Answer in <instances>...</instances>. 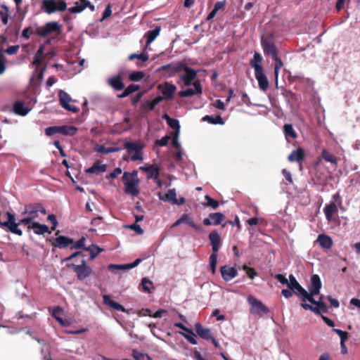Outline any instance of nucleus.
Returning <instances> with one entry per match:
<instances>
[{"mask_svg": "<svg viewBox=\"0 0 360 360\" xmlns=\"http://www.w3.org/2000/svg\"><path fill=\"white\" fill-rule=\"evenodd\" d=\"M84 250L89 252V253H90L89 259L93 260L96 257H97V255L100 252H101L103 251V249H101L96 245H91L89 246L88 248H84Z\"/></svg>", "mask_w": 360, "mask_h": 360, "instance_id": "obj_44", "label": "nucleus"}, {"mask_svg": "<svg viewBox=\"0 0 360 360\" xmlns=\"http://www.w3.org/2000/svg\"><path fill=\"white\" fill-rule=\"evenodd\" d=\"M140 86L138 84H131L127 88L124 89V91L117 95V98H124L133 94L134 92L139 90Z\"/></svg>", "mask_w": 360, "mask_h": 360, "instance_id": "obj_36", "label": "nucleus"}, {"mask_svg": "<svg viewBox=\"0 0 360 360\" xmlns=\"http://www.w3.org/2000/svg\"><path fill=\"white\" fill-rule=\"evenodd\" d=\"M155 108V106L152 101H146L141 104L140 110L143 114H145L149 111L153 110Z\"/></svg>", "mask_w": 360, "mask_h": 360, "instance_id": "obj_47", "label": "nucleus"}, {"mask_svg": "<svg viewBox=\"0 0 360 360\" xmlns=\"http://www.w3.org/2000/svg\"><path fill=\"white\" fill-rule=\"evenodd\" d=\"M205 198L207 200L205 206L210 207L212 209H217L219 207V202L212 198L210 195H206Z\"/></svg>", "mask_w": 360, "mask_h": 360, "instance_id": "obj_52", "label": "nucleus"}, {"mask_svg": "<svg viewBox=\"0 0 360 360\" xmlns=\"http://www.w3.org/2000/svg\"><path fill=\"white\" fill-rule=\"evenodd\" d=\"M138 172L134 170L132 172H125L122 176V181L125 187V191L134 196L139 193L138 188L139 179L137 178Z\"/></svg>", "mask_w": 360, "mask_h": 360, "instance_id": "obj_2", "label": "nucleus"}, {"mask_svg": "<svg viewBox=\"0 0 360 360\" xmlns=\"http://www.w3.org/2000/svg\"><path fill=\"white\" fill-rule=\"evenodd\" d=\"M169 139L170 136L166 135L163 136L161 139L156 140L155 144L160 146H166L168 144Z\"/></svg>", "mask_w": 360, "mask_h": 360, "instance_id": "obj_60", "label": "nucleus"}, {"mask_svg": "<svg viewBox=\"0 0 360 360\" xmlns=\"http://www.w3.org/2000/svg\"><path fill=\"white\" fill-rule=\"evenodd\" d=\"M195 94L197 95V92L191 88L179 92V96L182 98L193 96Z\"/></svg>", "mask_w": 360, "mask_h": 360, "instance_id": "obj_53", "label": "nucleus"}, {"mask_svg": "<svg viewBox=\"0 0 360 360\" xmlns=\"http://www.w3.org/2000/svg\"><path fill=\"white\" fill-rule=\"evenodd\" d=\"M248 302L251 305L250 312L253 314L260 313L267 314L269 309L259 300L255 297L250 295L248 297Z\"/></svg>", "mask_w": 360, "mask_h": 360, "instance_id": "obj_9", "label": "nucleus"}, {"mask_svg": "<svg viewBox=\"0 0 360 360\" xmlns=\"http://www.w3.org/2000/svg\"><path fill=\"white\" fill-rule=\"evenodd\" d=\"M8 17H9L8 7L5 4H2L1 6V9H0V18L4 25L8 24Z\"/></svg>", "mask_w": 360, "mask_h": 360, "instance_id": "obj_43", "label": "nucleus"}, {"mask_svg": "<svg viewBox=\"0 0 360 360\" xmlns=\"http://www.w3.org/2000/svg\"><path fill=\"white\" fill-rule=\"evenodd\" d=\"M261 44L266 55L271 56L272 59L278 56V50L270 39H262Z\"/></svg>", "mask_w": 360, "mask_h": 360, "instance_id": "obj_13", "label": "nucleus"}, {"mask_svg": "<svg viewBox=\"0 0 360 360\" xmlns=\"http://www.w3.org/2000/svg\"><path fill=\"white\" fill-rule=\"evenodd\" d=\"M6 215L8 219L4 222V226L7 227L11 233L18 236H22V231L18 229V226L22 224H20V221L16 223L15 216L11 212H6Z\"/></svg>", "mask_w": 360, "mask_h": 360, "instance_id": "obj_12", "label": "nucleus"}, {"mask_svg": "<svg viewBox=\"0 0 360 360\" xmlns=\"http://www.w3.org/2000/svg\"><path fill=\"white\" fill-rule=\"evenodd\" d=\"M141 285L144 292H150V286L153 285L152 281L147 278H143L141 281Z\"/></svg>", "mask_w": 360, "mask_h": 360, "instance_id": "obj_56", "label": "nucleus"}, {"mask_svg": "<svg viewBox=\"0 0 360 360\" xmlns=\"http://www.w3.org/2000/svg\"><path fill=\"white\" fill-rule=\"evenodd\" d=\"M41 212L42 214H46V211L40 203L29 204L25 205V211L22 214H27L28 216L20 220V224L23 225L30 224L34 221V219L38 217V213Z\"/></svg>", "mask_w": 360, "mask_h": 360, "instance_id": "obj_3", "label": "nucleus"}, {"mask_svg": "<svg viewBox=\"0 0 360 360\" xmlns=\"http://www.w3.org/2000/svg\"><path fill=\"white\" fill-rule=\"evenodd\" d=\"M67 267L73 270L79 281H84L93 273L92 269L87 265L86 260L84 259L81 261L80 264H68Z\"/></svg>", "mask_w": 360, "mask_h": 360, "instance_id": "obj_5", "label": "nucleus"}, {"mask_svg": "<svg viewBox=\"0 0 360 360\" xmlns=\"http://www.w3.org/2000/svg\"><path fill=\"white\" fill-rule=\"evenodd\" d=\"M243 269L246 271L247 276L251 279H253L257 274L255 269L252 267L245 265Z\"/></svg>", "mask_w": 360, "mask_h": 360, "instance_id": "obj_59", "label": "nucleus"}, {"mask_svg": "<svg viewBox=\"0 0 360 360\" xmlns=\"http://www.w3.org/2000/svg\"><path fill=\"white\" fill-rule=\"evenodd\" d=\"M274 278L281 284L287 285H288L289 280H288L284 275L278 274L274 275Z\"/></svg>", "mask_w": 360, "mask_h": 360, "instance_id": "obj_62", "label": "nucleus"}, {"mask_svg": "<svg viewBox=\"0 0 360 360\" xmlns=\"http://www.w3.org/2000/svg\"><path fill=\"white\" fill-rule=\"evenodd\" d=\"M160 199L164 201L171 202L172 204L176 203V193L175 189L168 190L167 193L163 197H160Z\"/></svg>", "mask_w": 360, "mask_h": 360, "instance_id": "obj_42", "label": "nucleus"}, {"mask_svg": "<svg viewBox=\"0 0 360 360\" xmlns=\"http://www.w3.org/2000/svg\"><path fill=\"white\" fill-rule=\"evenodd\" d=\"M107 169V165L105 164H101L98 160L96 161L94 165L86 169V172L89 174H94L98 175L101 173H103Z\"/></svg>", "mask_w": 360, "mask_h": 360, "instance_id": "obj_28", "label": "nucleus"}, {"mask_svg": "<svg viewBox=\"0 0 360 360\" xmlns=\"http://www.w3.org/2000/svg\"><path fill=\"white\" fill-rule=\"evenodd\" d=\"M162 118L166 120L170 128L174 129L175 131L180 132V124L178 120L170 117L167 113L162 115Z\"/></svg>", "mask_w": 360, "mask_h": 360, "instance_id": "obj_35", "label": "nucleus"}, {"mask_svg": "<svg viewBox=\"0 0 360 360\" xmlns=\"http://www.w3.org/2000/svg\"><path fill=\"white\" fill-rule=\"evenodd\" d=\"M128 153L141 151L144 146L139 141H127L124 145Z\"/></svg>", "mask_w": 360, "mask_h": 360, "instance_id": "obj_34", "label": "nucleus"}, {"mask_svg": "<svg viewBox=\"0 0 360 360\" xmlns=\"http://www.w3.org/2000/svg\"><path fill=\"white\" fill-rule=\"evenodd\" d=\"M179 66V63L177 64H167L165 65H162L160 70H165L168 72L169 77H173L176 73L179 72L180 71H176L177 70V68Z\"/></svg>", "mask_w": 360, "mask_h": 360, "instance_id": "obj_38", "label": "nucleus"}, {"mask_svg": "<svg viewBox=\"0 0 360 360\" xmlns=\"http://www.w3.org/2000/svg\"><path fill=\"white\" fill-rule=\"evenodd\" d=\"M288 288L297 296H300L303 302L308 295V292L299 283L295 277L290 274L289 276Z\"/></svg>", "mask_w": 360, "mask_h": 360, "instance_id": "obj_8", "label": "nucleus"}, {"mask_svg": "<svg viewBox=\"0 0 360 360\" xmlns=\"http://www.w3.org/2000/svg\"><path fill=\"white\" fill-rule=\"evenodd\" d=\"M182 223H185L197 231H201L202 227L196 224L193 219L187 214H183L172 226V228L176 227Z\"/></svg>", "mask_w": 360, "mask_h": 360, "instance_id": "obj_14", "label": "nucleus"}, {"mask_svg": "<svg viewBox=\"0 0 360 360\" xmlns=\"http://www.w3.org/2000/svg\"><path fill=\"white\" fill-rule=\"evenodd\" d=\"M225 218L224 214L221 212L210 213L208 218L203 219V224L205 226H217L221 224Z\"/></svg>", "mask_w": 360, "mask_h": 360, "instance_id": "obj_15", "label": "nucleus"}, {"mask_svg": "<svg viewBox=\"0 0 360 360\" xmlns=\"http://www.w3.org/2000/svg\"><path fill=\"white\" fill-rule=\"evenodd\" d=\"M217 264V253L212 252L210 257V266L212 274L216 271Z\"/></svg>", "mask_w": 360, "mask_h": 360, "instance_id": "obj_49", "label": "nucleus"}, {"mask_svg": "<svg viewBox=\"0 0 360 360\" xmlns=\"http://www.w3.org/2000/svg\"><path fill=\"white\" fill-rule=\"evenodd\" d=\"M122 174V169L120 167L115 168L113 172H112L108 175H106V179H113L117 178L120 174Z\"/></svg>", "mask_w": 360, "mask_h": 360, "instance_id": "obj_58", "label": "nucleus"}, {"mask_svg": "<svg viewBox=\"0 0 360 360\" xmlns=\"http://www.w3.org/2000/svg\"><path fill=\"white\" fill-rule=\"evenodd\" d=\"M28 229H32L34 233L37 235H42L45 233H51L48 226L41 224L39 222L32 221L30 224H27Z\"/></svg>", "mask_w": 360, "mask_h": 360, "instance_id": "obj_23", "label": "nucleus"}, {"mask_svg": "<svg viewBox=\"0 0 360 360\" xmlns=\"http://www.w3.org/2000/svg\"><path fill=\"white\" fill-rule=\"evenodd\" d=\"M196 333L202 339L210 340L212 338V333L210 328H203L200 323H196L195 325Z\"/></svg>", "mask_w": 360, "mask_h": 360, "instance_id": "obj_29", "label": "nucleus"}, {"mask_svg": "<svg viewBox=\"0 0 360 360\" xmlns=\"http://www.w3.org/2000/svg\"><path fill=\"white\" fill-rule=\"evenodd\" d=\"M34 33L40 37H45L49 34V32H48L47 28L45 25L37 27L34 31Z\"/></svg>", "mask_w": 360, "mask_h": 360, "instance_id": "obj_55", "label": "nucleus"}, {"mask_svg": "<svg viewBox=\"0 0 360 360\" xmlns=\"http://www.w3.org/2000/svg\"><path fill=\"white\" fill-rule=\"evenodd\" d=\"M112 15V9H111V4H108L103 13L101 21H103L105 19L109 18Z\"/></svg>", "mask_w": 360, "mask_h": 360, "instance_id": "obj_61", "label": "nucleus"}, {"mask_svg": "<svg viewBox=\"0 0 360 360\" xmlns=\"http://www.w3.org/2000/svg\"><path fill=\"white\" fill-rule=\"evenodd\" d=\"M41 9L48 14L63 12L67 9V4L63 0H42Z\"/></svg>", "mask_w": 360, "mask_h": 360, "instance_id": "obj_4", "label": "nucleus"}, {"mask_svg": "<svg viewBox=\"0 0 360 360\" xmlns=\"http://www.w3.org/2000/svg\"><path fill=\"white\" fill-rule=\"evenodd\" d=\"M321 288V281L320 277L317 274H314L311 276V282L309 287V292L308 296L317 295L320 292Z\"/></svg>", "mask_w": 360, "mask_h": 360, "instance_id": "obj_16", "label": "nucleus"}, {"mask_svg": "<svg viewBox=\"0 0 360 360\" xmlns=\"http://www.w3.org/2000/svg\"><path fill=\"white\" fill-rule=\"evenodd\" d=\"M158 88L162 94L164 98L168 101L173 99L174 93L176 91V86L168 82L159 84Z\"/></svg>", "mask_w": 360, "mask_h": 360, "instance_id": "obj_10", "label": "nucleus"}, {"mask_svg": "<svg viewBox=\"0 0 360 360\" xmlns=\"http://www.w3.org/2000/svg\"><path fill=\"white\" fill-rule=\"evenodd\" d=\"M103 303L112 308L115 310L125 312V308L120 304L111 300L110 296L108 295H104L103 296Z\"/></svg>", "mask_w": 360, "mask_h": 360, "instance_id": "obj_31", "label": "nucleus"}, {"mask_svg": "<svg viewBox=\"0 0 360 360\" xmlns=\"http://www.w3.org/2000/svg\"><path fill=\"white\" fill-rule=\"evenodd\" d=\"M317 242L325 249H330L333 245L332 238L327 235L320 234L317 238Z\"/></svg>", "mask_w": 360, "mask_h": 360, "instance_id": "obj_33", "label": "nucleus"}, {"mask_svg": "<svg viewBox=\"0 0 360 360\" xmlns=\"http://www.w3.org/2000/svg\"><path fill=\"white\" fill-rule=\"evenodd\" d=\"M58 97L60 104L64 109L72 112H77L79 110L76 106L69 104V103L72 101V98L70 95L65 91L60 90L58 92Z\"/></svg>", "mask_w": 360, "mask_h": 360, "instance_id": "obj_11", "label": "nucleus"}, {"mask_svg": "<svg viewBox=\"0 0 360 360\" xmlns=\"http://www.w3.org/2000/svg\"><path fill=\"white\" fill-rule=\"evenodd\" d=\"M13 112L18 115L25 116L31 110L30 108L25 106L23 101H17L13 104Z\"/></svg>", "mask_w": 360, "mask_h": 360, "instance_id": "obj_27", "label": "nucleus"}, {"mask_svg": "<svg viewBox=\"0 0 360 360\" xmlns=\"http://www.w3.org/2000/svg\"><path fill=\"white\" fill-rule=\"evenodd\" d=\"M321 156L324 160L333 164L335 166L338 165V160L336 157L332 154L329 150L323 149L321 153Z\"/></svg>", "mask_w": 360, "mask_h": 360, "instance_id": "obj_39", "label": "nucleus"}, {"mask_svg": "<svg viewBox=\"0 0 360 360\" xmlns=\"http://www.w3.org/2000/svg\"><path fill=\"white\" fill-rule=\"evenodd\" d=\"M262 57L258 52H255L253 58L250 60V65L254 68L255 72L264 70L262 65Z\"/></svg>", "mask_w": 360, "mask_h": 360, "instance_id": "obj_30", "label": "nucleus"}, {"mask_svg": "<svg viewBox=\"0 0 360 360\" xmlns=\"http://www.w3.org/2000/svg\"><path fill=\"white\" fill-rule=\"evenodd\" d=\"M314 295L308 296L305 299V302L300 305L304 310H310L316 315H321V313H327L328 307L323 301V296L321 295L318 301L314 298Z\"/></svg>", "mask_w": 360, "mask_h": 360, "instance_id": "obj_1", "label": "nucleus"}, {"mask_svg": "<svg viewBox=\"0 0 360 360\" xmlns=\"http://www.w3.org/2000/svg\"><path fill=\"white\" fill-rule=\"evenodd\" d=\"M44 45H41L34 56V58L32 62L33 65H38L41 63L42 60L44 58Z\"/></svg>", "mask_w": 360, "mask_h": 360, "instance_id": "obj_45", "label": "nucleus"}, {"mask_svg": "<svg viewBox=\"0 0 360 360\" xmlns=\"http://www.w3.org/2000/svg\"><path fill=\"white\" fill-rule=\"evenodd\" d=\"M95 150L97 152V153H101V154H104V155H107V154H109V153H115V152H118L120 150V148H118V147H105V146L103 145H97L96 147H95Z\"/></svg>", "mask_w": 360, "mask_h": 360, "instance_id": "obj_37", "label": "nucleus"}, {"mask_svg": "<svg viewBox=\"0 0 360 360\" xmlns=\"http://www.w3.org/2000/svg\"><path fill=\"white\" fill-rule=\"evenodd\" d=\"M78 129L76 127L72 125H62L49 127L45 129V134L48 136L56 134H61L64 136H74Z\"/></svg>", "mask_w": 360, "mask_h": 360, "instance_id": "obj_6", "label": "nucleus"}, {"mask_svg": "<svg viewBox=\"0 0 360 360\" xmlns=\"http://www.w3.org/2000/svg\"><path fill=\"white\" fill-rule=\"evenodd\" d=\"M18 50H19L18 45L10 46L6 50V53L8 55H15L18 53Z\"/></svg>", "mask_w": 360, "mask_h": 360, "instance_id": "obj_63", "label": "nucleus"}, {"mask_svg": "<svg viewBox=\"0 0 360 360\" xmlns=\"http://www.w3.org/2000/svg\"><path fill=\"white\" fill-rule=\"evenodd\" d=\"M273 60L275 61L274 76H275L276 85L277 86L279 71H280L281 68L283 66V63L278 56H276V58H273Z\"/></svg>", "mask_w": 360, "mask_h": 360, "instance_id": "obj_46", "label": "nucleus"}, {"mask_svg": "<svg viewBox=\"0 0 360 360\" xmlns=\"http://www.w3.org/2000/svg\"><path fill=\"white\" fill-rule=\"evenodd\" d=\"M131 356L134 358L135 360H144L145 359V354L136 349L132 350Z\"/></svg>", "mask_w": 360, "mask_h": 360, "instance_id": "obj_64", "label": "nucleus"}, {"mask_svg": "<svg viewBox=\"0 0 360 360\" xmlns=\"http://www.w3.org/2000/svg\"><path fill=\"white\" fill-rule=\"evenodd\" d=\"M283 132L286 139H288L289 138L295 139L297 136L296 131L290 124H285L283 126Z\"/></svg>", "mask_w": 360, "mask_h": 360, "instance_id": "obj_41", "label": "nucleus"}, {"mask_svg": "<svg viewBox=\"0 0 360 360\" xmlns=\"http://www.w3.org/2000/svg\"><path fill=\"white\" fill-rule=\"evenodd\" d=\"M37 342L41 345V354L42 360H53L51 356V345L45 340H37Z\"/></svg>", "mask_w": 360, "mask_h": 360, "instance_id": "obj_26", "label": "nucleus"}, {"mask_svg": "<svg viewBox=\"0 0 360 360\" xmlns=\"http://www.w3.org/2000/svg\"><path fill=\"white\" fill-rule=\"evenodd\" d=\"M255 78L258 82L259 89L265 91L269 88V81L264 72V70L255 72Z\"/></svg>", "mask_w": 360, "mask_h": 360, "instance_id": "obj_24", "label": "nucleus"}, {"mask_svg": "<svg viewBox=\"0 0 360 360\" xmlns=\"http://www.w3.org/2000/svg\"><path fill=\"white\" fill-rule=\"evenodd\" d=\"M305 157V151L302 148H298L294 150L288 157V160L290 162H297L302 163Z\"/></svg>", "mask_w": 360, "mask_h": 360, "instance_id": "obj_22", "label": "nucleus"}, {"mask_svg": "<svg viewBox=\"0 0 360 360\" xmlns=\"http://www.w3.org/2000/svg\"><path fill=\"white\" fill-rule=\"evenodd\" d=\"M160 32V27L157 26L155 29L153 30H149L146 34V44H150L151 42H153L155 39L159 35Z\"/></svg>", "mask_w": 360, "mask_h": 360, "instance_id": "obj_40", "label": "nucleus"}, {"mask_svg": "<svg viewBox=\"0 0 360 360\" xmlns=\"http://www.w3.org/2000/svg\"><path fill=\"white\" fill-rule=\"evenodd\" d=\"M49 34L60 31V25L57 22H49L45 25Z\"/></svg>", "mask_w": 360, "mask_h": 360, "instance_id": "obj_50", "label": "nucleus"}, {"mask_svg": "<svg viewBox=\"0 0 360 360\" xmlns=\"http://www.w3.org/2000/svg\"><path fill=\"white\" fill-rule=\"evenodd\" d=\"M108 84L115 91H121L124 89V84L120 74L109 78L108 79Z\"/></svg>", "mask_w": 360, "mask_h": 360, "instance_id": "obj_21", "label": "nucleus"}, {"mask_svg": "<svg viewBox=\"0 0 360 360\" xmlns=\"http://www.w3.org/2000/svg\"><path fill=\"white\" fill-rule=\"evenodd\" d=\"M323 212L327 221H332L333 220V216L338 212V209L336 204L333 202L326 205L323 208Z\"/></svg>", "mask_w": 360, "mask_h": 360, "instance_id": "obj_25", "label": "nucleus"}, {"mask_svg": "<svg viewBox=\"0 0 360 360\" xmlns=\"http://www.w3.org/2000/svg\"><path fill=\"white\" fill-rule=\"evenodd\" d=\"M129 60H133L136 58L141 60L142 62H146L148 60V55L146 53H132L129 56Z\"/></svg>", "mask_w": 360, "mask_h": 360, "instance_id": "obj_51", "label": "nucleus"}, {"mask_svg": "<svg viewBox=\"0 0 360 360\" xmlns=\"http://www.w3.org/2000/svg\"><path fill=\"white\" fill-rule=\"evenodd\" d=\"M222 278L225 281H229L238 275V271L236 268L224 265L220 268Z\"/></svg>", "mask_w": 360, "mask_h": 360, "instance_id": "obj_19", "label": "nucleus"}, {"mask_svg": "<svg viewBox=\"0 0 360 360\" xmlns=\"http://www.w3.org/2000/svg\"><path fill=\"white\" fill-rule=\"evenodd\" d=\"M139 169L148 173V179H158L159 178L160 168L155 165H146L140 167Z\"/></svg>", "mask_w": 360, "mask_h": 360, "instance_id": "obj_18", "label": "nucleus"}, {"mask_svg": "<svg viewBox=\"0 0 360 360\" xmlns=\"http://www.w3.org/2000/svg\"><path fill=\"white\" fill-rule=\"evenodd\" d=\"M176 71H184V73L180 76V79L185 86H190L197 77V71L187 66L184 63H179V66Z\"/></svg>", "mask_w": 360, "mask_h": 360, "instance_id": "obj_7", "label": "nucleus"}, {"mask_svg": "<svg viewBox=\"0 0 360 360\" xmlns=\"http://www.w3.org/2000/svg\"><path fill=\"white\" fill-rule=\"evenodd\" d=\"M142 262V259L140 258H138L135 259L133 262L119 265V264H110L108 266L109 270H113V269H130L136 267L138 266L141 262Z\"/></svg>", "mask_w": 360, "mask_h": 360, "instance_id": "obj_32", "label": "nucleus"}, {"mask_svg": "<svg viewBox=\"0 0 360 360\" xmlns=\"http://www.w3.org/2000/svg\"><path fill=\"white\" fill-rule=\"evenodd\" d=\"M52 245L58 248H65L74 243V240L64 236H60L51 240Z\"/></svg>", "mask_w": 360, "mask_h": 360, "instance_id": "obj_17", "label": "nucleus"}, {"mask_svg": "<svg viewBox=\"0 0 360 360\" xmlns=\"http://www.w3.org/2000/svg\"><path fill=\"white\" fill-rule=\"evenodd\" d=\"M209 240L212 245V252L217 253L221 245L219 234L216 231H213L209 234Z\"/></svg>", "mask_w": 360, "mask_h": 360, "instance_id": "obj_20", "label": "nucleus"}, {"mask_svg": "<svg viewBox=\"0 0 360 360\" xmlns=\"http://www.w3.org/2000/svg\"><path fill=\"white\" fill-rule=\"evenodd\" d=\"M84 10V9L82 3L79 4L78 2L75 3V6L69 8L70 12L72 13H81L82 11H83Z\"/></svg>", "mask_w": 360, "mask_h": 360, "instance_id": "obj_57", "label": "nucleus"}, {"mask_svg": "<svg viewBox=\"0 0 360 360\" xmlns=\"http://www.w3.org/2000/svg\"><path fill=\"white\" fill-rule=\"evenodd\" d=\"M85 241L86 239L84 237L81 238L79 240L74 243L73 245L70 247V249H84L85 248Z\"/></svg>", "mask_w": 360, "mask_h": 360, "instance_id": "obj_54", "label": "nucleus"}, {"mask_svg": "<svg viewBox=\"0 0 360 360\" xmlns=\"http://www.w3.org/2000/svg\"><path fill=\"white\" fill-rule=\"evenodd\" d=\"M145 77V74L142 71H135L129 75V79L132 82H139Z\"/></svg>", "mask_w": 360, "mask_h": 360, "instance_id": "obj_48", "label": "nucleus"}]
</instances>
